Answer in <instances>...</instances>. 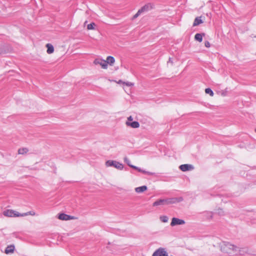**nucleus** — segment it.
<instances>
[{"mask_svg": "<svg viewBox=\"0 0 256 256\" xmlns=\"http://www.w3.org/2000/svg\"><path fill=\"white\" fill-rule=\"evenodd\" d=\"M222 249L224 252L230 254H242V250H241L238 247L230 243L225 244L223 246Z\"/></svg>", "mask_w": 256, "mask_h": 256, "instance_id": "nucleus-1", "label": "nucleus"}, {"mask_svg": "<svg viewBox=\"0 0 256 256\" xmlns=\"http://www.w3.org/2000/svg\"><path fill=\"white\" fill-rule=\"evenodd\" d=\"M106 166H113L119 170H122L124 168V166L122 164L115 160H107L106 162Z\"/></svg>", "mask_w": 256, "mask_h": 256, "instance_id": "nucleus-2", "label": "nucleus"}, {"mask_svg": "<svg viewBox=\"0 0 256 256\" xmlns=\"http://www.w3.org/2000/svg\"><path fill=\"white\" fill-rule=\"evenodd\" d=\"M20 214L19 212L11 210H7L4 212V214L5 216L8 217H16V216H20Z\"/></svg>", "mask_w": 256, "mask_h": 256, "instance_id": "nucleus-3", "label": "nucleus"}, {"mask_svg": "<svg viewBox=\"0 0 256 256\" xmlns=\"http://www.w3.org/2000/svg\"><path fill=\"white\" fill-rule=\"evenodd\" d=\"M94 63L95 64L100 65L102 68L106 69L108 68V64H106V61L102 58H96L94 60Z\"/></svg>", "mask_w": 256, "mask_h": 256, "instance_id": "nucleus-4", "label": "nucleus"}, {"mask_svg": "<svg viewBox=\"0 0 256 256\" xmlns=\"http://www.w3.org/2000/svg\"><path fill=\"white\" fill-rule=\"evenodd\" d=\"M186 223L185 221L183 220L180 219L176 218H173L172 220L170 226H174L177 225H182Z\"/></svg>", "mask_w": 256, "mask_h": 256, "instance_id": "nucleus-5", "label": "nucleus"}, {"mask_svg": "<svg viewBox=\"0 0 256 256\" xmlns=\"http://www.w3.org/2000/svg\"><path fill=\"white\" fill-rule=\"evenodd\" d=\"M152 256H168V255L165 249L160 248L154 252Z\"/></svg>", "mask_w": 256, "mask_h": 256, "instance_id": "nucleus-6", "label": "nucleus"}, {"mask_svg": "<svg viewBox=\"0 0 256 256\" xmlns=\"http://www.w3.org/2000/svg\"><path fill=\"white\" fill-rule=\"evenodd\" d=\"M131 168L134 170H137L139 172H142L144 174H147L148 176H154L156 174L154 172H150L146 171L145 170H143L141 169L138 166H131Z\"/></svg>", "mask_w": 256, "mask_h": 256, "instance_id": "nucleus-7", "label": "nucleus"}, {"mask_svg": "<svg viewBox=\"0 0 256 256\" xmlns=\"http://www.w3.org/2000/svg\"><path fill=\"white\" fill-rule=\"evenodd\" d=\"M194 168V166L189 164H184L180 166V169L182 172L192 170Z\"/></svg>", "mask_w": 256, "mask_h": 256, "instance_id": "nucleus-8", "label": "nucleus"}, {"mask_svg": "<svg viewBox=\"0 0 256 256\" xmlns=\"http://www.w3.org/2000/svg\"><path fill=\"white\" fill-rule=\"evenodd\" d=\"M152 8V6L151 4H148L143 6L139 10L141 12L144 13L147 12Z\"/></svg>", "mask_w": 256, "mask_h": 256, "instance_id": "nucleus-9", "label": "nucleus"}, {"mask_svg": "<svg viewBox=\"0 0 256 256\" xmlns=\"http://www.w3.org/2000/svg\"><path fill=\"white\" fill-rule=\"evenodd\" d=\"M58 218L61 220H70L74 219V217L65 214H60L58 215Z\"/></svg>", "mask_w": 256, "mask_h": 256, "instance_id": "nucleus-10", "label": "nucleus"}, {"mask_svg": "<svg viewBox=\"0 0 256 256\" xmlns=\"http://www.w3.org/2000/svg\"><path fill=\"white\" fill-rule=\"evenodd\" d=\"M169 204H176L183 200L182 197L169 198Z\"/></svg>", "mask_w": 256, "mask_h": 256, "instance_id": "nucleus-11", "label": "nucleus"}, {"mask_svg": "<svg viewBox=\"0 0 256 256\" xmlns=\"http://www.w3.org/2000/svg\"><path fill=\"white\" fill-rule=\"evenodd\" d=\"M126 124L128 126H130L132 128H138L140 126V124L137 121H134L132 122H126Z\"/></svg>", "mask_w": 256, "mask_h": 256, "instance_id": "nucleus-12", "label": "nucleus"}, {"mask_svg": "<svg viewBox=\"0 0 256 256\" xmlns=\"http://www.w3.org/2000/svg\"><path fill=\"white\" fill-rule=\"evenodd\" d=\"M14 245L8 246L5 249V253L6 254L12 253L14 250Z\"/></svg>", "mask_w": 256, "mask_h": 256, "instance_id": "nucleus-13", "label": "nucleus"}, {"mask_svg": "<svg viewBox=\"0 0 256 256\" xmlns=\"http://www.w3.org/2000/svg\"><path fill=\"white\" fill-rule=\"evenodd\" d=\"M147 188H148L146 186H142L135 188V191L138 193H142L146 191L147 190Z\"/></svg>", "mask_w": 256, "mask_h": 256, "instance_id": "nucleus-14", "label": "nucleus"}, {"mask_svg": "<svg viewBox=\"0 0 256 256\" xmlns=\"http://www.w3.org/2000/svg\"><path fill=\"white\" fill-rule=\"evenodd\" d=\"M106 61L107 64H108L112 66L114 63L115 60L113 56H108L107 57Z\"/></svg>", "mask_w": 256, "mask_h": 256, "instance_id": "nucleus-15", "label": "nucleus"}, {"mask_svg": "<svg viewBox=\"0 0 256 256\" xmlns=\"http://www.w3.org/2000/svg\"><path fill=\"white\" fill-rule=\"evenodd\" d=\"M164 205V199H160L154 202L152 204L154 206Z\"/></svg>", "mask_w": 256, "mask_h": 256, "instance_id": "nucleus-16", "label": "nucleus"}, {"mask_svg": "<svg viewBox=\"0 0 256 256\" xmlns=\"http://www.w3.org/2000/svg\"><path fill=\"white\" fill-rule=\"evenodd\" d=\"M203 22L202 20L201 19V18L200 17H197L195 18L194 20V24H193V26H198L200 24L202 23Z\"/></svg>", "mask_w": 256, "mask_h": 256, "instance_id": "nucleus-17", "label": "nucleus"}, {"mask_svg": "<svg viewBox=\"0 0 256 256\" xmlns=\"http://www.w3.org/2000/svg\"><path fill=\"white\" fill-rule=\"evenodd\" d=\"M47 52L49 54H52L54 51V46L50 44H48L46 45Z\"/></svg>", "mask_w": 256, "mask_h": 256, "instance_id": "nucleus-18", "label": "nucleus"}, {"mask_svg": "<svg viewBox=\"0 0 256 256\" xmlns=\"http://www.w3.org/2000/svg\"><path fill=\"white\" fill-rule=\"evenodd\" d=\"M204 34H196L194 36V38L196 40L201 42L202 40V36Z\"/></svg>", "mask_w": 256, "mask_h": 256, "instance_id": "nucleus-19", "label": "nucleus"}, {"mask_svg": "<svg viewBox=\"0 0 256 256\" xmlns=\"http://www.w3.org/2000/svg\"><path fill=\"white\" fill-rule=\"evenodd\" d=\"M28 150L27 148H20L18 149V154H26L27 152H28Z\"/></svg>", "mask_w": 256, "mask_h": 256, "instance_id": "nucleus-20", "label": "nucleus"}, {"mask_svg": "<svg viewBox=\"0 0 256 256\" xmlns=\"http://www.w3.org/2000/svg\"><path fill=\"white\" fill-rule=\"evenodd\" d=\"M35 214H35V212L34 211H30V212H27L21 214H20V216H28V215L34 216Z\"/></svg>", "mask_w": 256, "mask_h": 256, "instance_id": "nucleus-21", "label": "nucleus"}, {"mask_svg": "<svg viewBox=\"0 0 256 256\" xmlns=\"http://www.w3.org/2000/svg\"><path fill=\"white\" fill-rule=\"evenodd\" d=\"M160 219L163 222H166L168 220V217L166 216H160Z\"/></svg>", "mask_w": 256, "mask_h": 256, "instance_id": "nucleus-22", "label": "nucleus"}, {"mask_svg": "<svg viewBox=\"0 0 256 256\" xmlns=\"http://www.w3.org/2000/svg\"><path fill=\"white\" fill-rule=\"evenodd\" d=\"M205 92L206 94H210V96H213L214 94L212 90L210 88H206L205 89Z\"/></svg>", "mask_w": 256, "mask_h": 256, "instance_id": "nucleus-23", "label": "nucleus"}, {"mask_svg": "<svg viewBox=\"0 0 256 256\" xmlns=\"http://www.w3.org/2000/svg\"><path fill=\"white\" fill-rule=\"evenodd\" d=\"M96 26V24L94 22H91L90 24H88L87 26V28L88 30H94V26Z\"/></svg>", "mask_w": 256, "mask_h": 256, "instance_id": "nucleus-24", "label": "nucleus"}, {"mask_svg": "<svg viewBox=\"0 0 256 256\" xmlns=\"http://www.w3.org/2000/svg\"><path fill=\"white\" fill-rule=\"evenodd\" d=\"M124 162L130 168L131 166H134V165L130 164V161L127 157L124 158Z\"/></svg>", "mask_w": 256, "mask_h": 256, "instance_id": "nucleus-25", "label": "nucleus"}, {"mask_svg": "<svg viewBox=\"0 0 256 256\" xmlns=\"http://www.w3.org/2000/svg\"><path fill=\"white\" fill-rule=\"evenodd\" d=\"M216 213L220 216H222L224 214V211L222 209L218 208L217 210H216Z\"/></svg>", "mask_w": 256, "mask_h": 256, "instance_id": "nucleus-26", "label": "nucleus"}, {"mask_svg": "<svg viewBox=\"0 0 256 256\" xmlns=\"http://www.w3.org/2000/svg\"><path fill=\"white\" fill-rule=\"evenodd\" d=\"M142 13L141 12L138 10V12L134 16H133V18L134 19V18H138L140 14H141Z\"/></svg>", "mask_w": 256, "mask_h": 256, "instance_id": "nucleus-27", "label": "nucleus"}, {"mask_svg": "<svg viewBox=\"0 0 256 256\" xmlns=\"http://www.w3.org/2000/svg\"><path fill=\"white\" fill-rule=\"evenodd\" d=\"M142 13L141 12L138 10V12L134 16H133V18L134 19V18H138L140 14H141Z\"/></svg>", "mask_w": 256, "mask_h": 256, "instance_id": "nucleus-28", "label": "nucleus"}, {"mask_svg": "<svg viewBox=\"0 0 256 256\" xmlns=\"http://www.w3.org/2000/svg\"><path fill=\"white\" fill-rule=\"evenodd\" d=\"M204 46L206 48H210V43L208 41H206L204 42Z\"/></svg>", "mask_w": 256, "mask_h": 256, "instance_id": "nucleus-29", "label": "nucleus"}, {"mask_svg": "<svg viewBox=\"0 0 256 256\" xmlns=\"http://www.w3.org/2000/svg\"><path fill=\"white\" fill-rule=\"evenodd\" d=\"M169 201H170L169 198H166V199H164V205L165 204H169Z\"/></svg>", "mask_w": 256, "mask_h": 256, "instance_id": "nucleus-30", "label": "nucleus"}, {"mask_svg": "<svg viewBox=\"0 0 256 256\" xmlns=\"http://www.w3.org/2000/svg\"><path fill=\"white\" fill-rule=\"evenodd\" d=\"M124 84L126 86H132L134 85V84L132 83L131 82H124Z\"/></svg>", "mask_w": 256, "mask_h": 256, "instance_id": "nucleus-31", "label": "nucleus"}, {"mask_svg": "<svg viewBox=\"0 0 256 256\" xmlns=\"http://www.w3.org/2000/svg\"><path fill=\"white\" fill-rule=\"evenodd\" d=\"M6 54V52L3 50V49L2 48H0V54Z\"/></svg>", "mask_w": 256, "mask_h": 256, "instance_id": "nucleus-32", "label": "nucleus"}, {"mask_svg": "<svg viewBox=\"0 0 256 256\" xmlns=\"http://www.w3.org/2000/svg\"><path fill=\"white\" fill-rule=\"evenodd\" d=\"M132 120H133V118H132V116H129V117H128V121H132Z\"/></svg>", "mask_w": 256, "mask_h": 256, "instance_id": "nucleus-33", "label": "nucleus"}, {"mask_svg": "<svg viewBox=\"0 0 256 256\" xmlns=\"http://www.w3.org/2000/svg\"><path fill=\"white\" fill-rule=\"evenodd\" d=\"M208 214H209V216H210V218H212V214H212V212H210L208 213Z\"/></svg>", "mask_w": 256, "mask_h": 256, "instance_id": "nucleus-34", "label": "nucleus"}, {"mask_svg": "<svg viewBox=\"0 0 256 256\" xmlns=\"http://www.w3.org/2000/svg\"><path fill=\"white\" fill-rule=\"evenodd\" d=\"M172 62L170 58H169V60H168V62Z\"/></svg>", "mask_w": 256, "mask_h": 256, "instance_id": "nucleus-35", "label": "nucleus"}, {"mask_svg": "<svg viewBox=\"0 0 256 256\" xmlns=\"http://www.w3.org/2000/svg\"><path fill=\"white\" fill-rule=\"evenodd\" d=\"M121 82H122V81L121 80H119V82H118V84H120Z\"/></svg>", "mask_w": 256, "mask_h": 256, "instance_id": "nucleus-36", "label": "nucleus"}, {"mask_svg": "<svg viewBox=\"0 0 256 256\" xmlns=\"http://www.w3.org/2000/svg\"><path fill=\"white\" fill-rule=\"evenodd\" d=\"M255 132H256V130H255Z\"/></svg>", "mask_w": 256, "mask_h": 256, "instance_id": "nucleus-37", "label": "nucleus"}]
</instances>
